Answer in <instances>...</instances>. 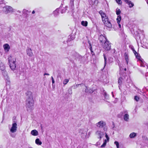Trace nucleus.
I'll use <instances>...</instances> for the list:
<instances>
[{
  "label": "nucleus",
  "mask_w": 148,
  "mask_h": 148,
  "mask_svg": "<svg viewBox=\"0 0 148 148\" xmlns=\"http://www.w3.org/2000/svg\"><path fill=\"white\" fill-rule=\"evenodd\" d=\"M93 92V91L91 89H89V91L88 93H92Z\"/></svg>",
  "instance_id": "obj_39"
},
{
  "label": "nucleus",
  "mask_w": 148,
  "mask_h": 148,
  "mask_svg": "<svg viewBox=\"0 0 148 148\" xmlns=\"http://www.w3.org/2000/svg\"><path fill=\"white\" fill-rule=\"evenodd\" d=\"M69 79H65L63 81V84L64 85L66 84L69 82Z\"/></svg>",
  "instance_id": "obj_30"
},
{
  "label": "nucleus",
  "mask_w": 148,
  "mask_h": 148,
  "mask_svg": "<svg viewBox=\"0 0 148 148\" xmlns=\"http://www.w3.org/2000/svg\"><path fill=\"white\" fill-rule=\"evenodd\" d=\"M136 134L135 133L132 132L130 135V137L131 138H134L136 136Z\"/></svg>",
  "instance_id": "obj_21"
},
{
  "label": "nucleus",
  "mask_w": 148,
  "mask_h": 148,
  "mask_svg": "<svg viewBox=\"0 0 148 148\" xmlns=\"http://www.w3.org/2000/svg\"><path fill=\"white\" fill-rule=\"evenodd\" d=\"M123 79V78L122 77H120L118 79V83L119 84V85L121 84L122 83V81Z\"/></svg>",
  "instance_id": "obj_28"
},
{
  "label": "nucleus",
  "mask_w": 148,
  "mask_h": 148,
  "mask_svg": "<svg viewBox=\"0 0 148 148\" xmlns=\"http://www.w3.org/2000/svg\"><path fill=\"white\" fill-rule=\"evenodd\" d=\"M88 134H90V132H88Z\"/></svg>",
  "instance_id": "obj_50"
},
{
  "label": "nucleus",
  "mask_w": 148,
  "mask_h": 148,
  "mask_svg": "<svg viewBox=\"0 0 148 148\" xmlns=\"http://www.w3.org/2000/svg\"><path fill=\"white\" fill-rule=\"evenodd\" d=\"M124 1L126 3L128 4L130 8H132L134 6V4L131 1L128 0H124Z\"/></svg>",
  "instance_id": "obj_14"
},
{
  "label": "nucleus",
  "mask_w": 148,
  "mask_h": 148,
  "mask_svg": "<svg viewBox=\"0 0 148 148\" xmlns=\"http://www.w3.org/2000/svg\"><path fill=\"white\" fill-rule=\"evenodd\" d=\"M44 75H49V74L47 73H45L44 74Z\"/></svg>",
  "instance_id": "obj_41"
},
{
  "label": "nucleus",
  "mask_w": 148,
  "mask_h": 148,
  "mask_svg": "<svg viewBox=\"0 0 148 148\" xmlns=\"http://www.w3.org/2000/svg\"><path fill=\"white\" fill-rule=\"evenodd\" d=\"M102 21L105 25L109 28H112V26L110 22L109 21L108 17L102 19Z\"/></svg>",
  "instance_id": "obj_6"
},
{
  "label": "nucleus",
  "mask_w": 148,
  "mask_h": 148,
  "mask_svg": "<svg viewBox=\"0 0 148 148\" xmlns=\"http://www.w3.org/2000/svg\"><path fill=\"white\" fill-rule=\"evenodd\" d=\"M96 126L99 128H103L104 131L107 130V128L105 127L106 126V123L105 122L103 121H101L96 123Z\"/></svg>",
  "instance_id": "obj_7"
},
{
  "label": "nucleus",
  "mask_w": 148,
  "mask_h": 148,
  "mask_svg": "<svg viewBox=\"0 0 148 148\" xmlns=\"http://www.w3.org/2000/svg\"><path fill=\"white\" fill-rule=\"evenodd\" d=\"M116 12L117 15H119L121 14V12L119 9L117 8L116 10Z\"/></svg>",
  "instance_id": "obj_25"
},
{
  "label": "nucleus",
  "mask_w": 148,
  "mask_h": 148,
  "mask_svg": "<svg viewBox=\"0 0 148 148\" xmlns=\"http://www.w3.org/2000/svg\"><path fill=\"white\" fill-rule=\"evenodd\" d=\"M114 144L116 145L117 148H119V144L118 142L115 141L114 143Z\"/></svg>",
  "instance_id": "obj_31"
},
{
  "label": "nucleus",
  "mask_w": 148,
  "mask_h": 148,
  "mask_svg": "<svg viewBox=\"0 0 148 148\" xmlns=\"http://www.w3.org/2000/svg\"><path fill=\"white\" fill-rule=\"evenodd\" d=\"M99 13L101 16L102 19L106 17H108L106 16V14L102 11H100Z\"/></svg>",
  "instance_id": "obj_15"
},
{
  "label": "nucleus",
  "mask_w": 148,
  "mask_h": 148,
  "mask_svg": "<svg viewBox=\"0 0 148 148\" xmlns=\"http://www.w3.org/2000/svg\"><path fill=\"white\" fill-rule=\"evenodd\" d=\"M104 133L101 130H98L95 132V135L96 137L100 140L104 136Z\"/></svg>",
  "instance_id": "obj_4"
},
{
  "label": "nucleus",
  "mask_w": 148,
  "mask_h": 148,
  "mask_svg": "<svg viewBox=\"0 0 148 148\" xmlns=\"http://www.w3.org/2000/svg\"><path fill=\"white\" fill-rule=\"evenodd\" d=\"M131 49H132V50L133 51H134V47H133V46H132V47Z\"/></svg>",
  "instance_id": "obj_42"
},
{
  "label": "nucleus",
  "mask_w": 148,
  "mask_h": 148,
  "mask_svg": "<svg viewBox=\"0 0 148 148\" xmlns=\"http://www.w3.org/2000/svg\"><path fill=\"white\" fill-rule=\"evenodd\" d=\"M55 82V81H54V79H53L52 80V84H54Z\"/></svg>",
  "instance_id": "obj_45"
},
{
  "label": "nucleus",
  "mask_w": 148,
  "mask_h": 148,
  "mask_svg": "<svg viewBox=\"0 0 148 148\" xmlns=\"http://www.w3.org/2000/svg\"><path fill=\"white\" fill-rule=\"evenodd\" d=\"M129 115L127 114H125L124 116V119L125 121H127L129 119Z\"/></svg>",
  "instance_id": "obj_20"
},
{
  "label": "nucleus",
  "mask_w": 148,
  "mask_h": 148,
  "mask_svg": "<svg viewBox=\"0 0 148 148\" xmlns=\"http://www.w3.org/2000/svg\"><path fill=\"white\" fill-rule=\"evenodd\" d=\"M55 16L58 15L59 14V10L57 9L53 12Z\"/></svg>",
  "instance_id": "obj_23"
},
{
  "label": "nucleus",
  "mask_w": 148,
  "mask_h": 148,
  "mask_svg": "<svg viewBox=\"0 0 148 148\" xmlns=\"http://www.w3.org/2000/svg\"><path fill=\"white\" fill-rule=\"evenodd\" d=\"M139 61L140 63V66H141L145 67V65H146L148 69V65H146V63L145 62L143 59L141 58V59L139 60Z\"/></svg>",
  "instance_id": "obj_13"
},
{
  "label": "nucleus",
  "mask_w": 148,
  "mask_h": 148,
  "mask_svg": "<svg viewBox=\"0 0 148 148\" xmlns=\"http://www.w3.org/2000/svg\"><path fill=\"white\" fill-rule=\"evenodd\" d=\"M125 59L126 60V61L127 64L128 62V57L127 55L125 53Z\"/></svg>",
  "instance_id": "obj_26"
},
{
  "label": "nucleus",
  "mask_w": 148,
  "mask_h": 148,
  "mask_svg": "<svg viewBox=\"0 0 148 148\" xmlns=\"http://www.w3.org/2000/svg\"><path fill=\"white\" fill-rule=\"evenodd\" d=\"M5 69V67L3 64L0 61V69L1 70H3Z\"/></svg>",
  "instance_id": "obj_17"
},
{
  "label": "nucleus",
  "mask_w": 148,
  "mask_h": 148,
  "mask_svg": "<svg viewBox=\"0 0 148 148\" xmlns=\"http://www.w3.org/2000/svg\"><path fill=\"white\" fill-rule=\"evenodd\" d=\"M16 123V121L13 120L12 126L10 129V135L11 137L13 138H15L16 136V135L14 133L16 132L17 131V127Z\"/></svg>",
  "instance_id": "obj_2"
},
{
  "label": "nucleus",
  "mask_w": 148,
  "mask_h": 148,
  "mask_svg": "<svg viewBox=\"0 0 148 148\" xmlns=\"http://www.w3.org/2000/svg\"><path fill=\"white\" fill-rule=\"evenodd\" d=\"M31 133L34 136H36L38 135V132L36 130H33L32 131Z\"/></svg>",
  "instance_id": "obj_16"
},
{
  "label": "nucleus",
  "mask_w": 148,
  "mask_h": 148,
  "mask_svg": "<svg viewBox=\"0 0 148 148\" xmlns=\"http://www.w3.org/2000/svg\"><path fill=\"white\" fill-rule=\"evenodd\" d=\"M27 55L29 57H32L33 55V53L31 48L27 47L26 50Z\"/></svg>",
  "instance_id": "obj_11"
},
{
  "label": "nucleus",
  "mask_w": 148,
  "mask_h": 148,
  "mask_svg": "<svg viewBox=\"0 0 148 148\" xmlns=\"http://www.w3.org/2000/svg\"><path fill=\"white\" fill-rule=\"evenodd\" d=\"M119 24V28L121 27V25L120 24V23H118Z\"/></svg>",
  "instance_id": "obj_44"
},
{
  "label": "nucleus",
  "mask_w": 148,
  "mask_h": 148,
  "mask_svg": "<svg viewBox=\"0 0 148 148\" xmlns=\"http://www.w3.org/2000/svg\"><path fill=\"white\" fill-rule=\"evenodd\" d=\"M135 56H136V57L139 60H140L141 59V58H140V56H139L138 55H137V54H136V53L135 54Z\"/></svg>",
  "instance_id": "obj_35"
},
{
  "label": "nucleus",
  "mask_w": 148,
  "mask_h": 148,
  "mask_svg": "<svg viewBox=\"0 0 148 148\" xmlns=\"http://www.w3.org/2000/svg\"><path fill=\"white\" fill-rule=\"evenodd\" d=\"M81 84H76L74 85L73 87H74V88H76L78 87L79 85H81Z\"/></svg>",
  "instance_id": "obj_34"
},
{
  "label": "nucleus",
  "mask_w": 148,
  "mask_h": 148,
  "mask_svg": "<svg viewBox=\"0 0 148 148\" xmlns=\"http://www.w3.org/2000/svg\"><path fill=\"white\" fill-rule=\"evenodd\" d=\"M103 56L104 59V67H105L107 63V58L104 54H103Z\"/></svg>",
  "instance_id": "obj_29"
},
{
  "label": "nucleus",
  "mask_w": 148,
  "mask_h": 148,
  "mask_svg": "<svg viewBox=\"0 0 148 148\" xmlns=\"http://www.w3.org/2000/svg\"><path fill=\"white\" fill-rule=\"evenodd\" d=\"M6 83L7 84H10V81L9 80H7V81L6 82Z\"/></svg>",
  "instance_id": "obj_38"
},
{
  "label": "nucleus",
  "mask_w": 148,
  "mask_h": 148,
  "mask_svg": "<svg viewBox=\"0 0 148 148\" xmlns=\"http://www.w3.org/2000/svg\"><path fill=\"white\" fill-rule=\"evenodd\" d=\"M121 16L118 15L117 16V18H116V21L118 23H120V22L121 20Z\"/></svg>",
  "instance_id": "obj_24"
},
{
  "label": "nucleus",
  "mask_w": 148,
  "mask_h": 148,
  "mask_svg": "<svg viewBox=\"0 0 148 148\" xmlns=\"http://www.w3.org/2000/svg\"><path fill=\"white\" fill-rule=\"evenodd\" d=\"M105 134V136L107 139H106L107 140V142L109 140V138L108 136L107 135V134L106 133H104V134Z\"/></svg>",
  "instance_id": "obj_32"
},
{
  "label": "nucleus",
  "mask_w": 148,
  "mask_h": 148,
  "mask_svg": "<svg viewBox=\"0 0 148 148\" xmlns=\"http://www.w3.org/2000/svg\"><path fill=\"white\" fill-rule=\"evenodd\" d=\"M104 96L105 97H106V95H107L106 92H104Z\"/></svg>",
  "instance_id": "obj_43"
},
{
  "label": "nucleus",
  "mask_w": 148,
  "mask_h": 148,
  "mask_svg": "<svg viewBox=\"0 0 148 148\" xmlns=\"http://www.w3.org/2000/svg\"><path fill=\"white\" fill-rule=\"evenodd\" d=\"M107 140H106L105 139L104 140L103 143V144L101 145V147H105V146L106 145V143H107Z\"/></svg>",
  "instance_id": "obj_27"
},
{
  "label": "nucleus",
  "mask_w": 148,
  "mask_h": 148,
  "mask_svg": "<svg viewBox=\"0 0 148 148\" xmlns=\"http://www.w3.org/2000/svg\"><path fill=\"white\" fill-rule=\"evenodd\" d=\"M99 40L100 42L102 43V44L108 40L106 39V37L102 35H100L99 38Z\"/></svg>",
  "instance_id": "obj_10"
},
{
  "label": "nucleus",
  "mask_w": 148,
  "mask_h": 148,
  "mask_svg": "<svg viewBox=\"0 0 148 148\" xmlns=\"http://www.w3.org/2000/svg\"><path fill=\"white\" fill-rule=\"evenodd\" d=\"M2 73L3 75L4 76V77H8L7 76V72L5 70V69L3 70H2Z\"/></svg>",
  "instance_id": "obj_22"
},
{
  "label": "nucleus",
  "mask_w": 148,
  "mask_h": 148,
  "mask_svg": "<svg viewBox=\"0 0 148 148\" xmlns=\"http://www.w3.org/2000/svg\"><path fill=\"white\" fill-rule=\"evenodd\" d=\"M116 2L119 4H121V0H116Z\"/></svg>",
  "instance_id": "obj_36"
},
{
  "label": "nucleus",
  "mask_w": 148,
  "mask_h": 148,
  "mask_svg": "<svg viewBox=\"0 0 148 148\" xmlns=\"http://www.w3.org/2000/svg\"><path fill=\"white\" fill-rule=\"evenodd\" d=\"M36 143L38 145H41L42 144V142L40 140L39 138H37L35 140Z\"/></svg>",
  "instance_id": "obj_18"
},
{
  "label": "nucleus",
  "mask_w": 148,
  "mask_h": 148,
  "mask_svg": "<svg viewBox=\"0 0 148 148\" xmlns=\"http://www.w3.org/2000/svg\"><path fill=\"white\" fill-rule=\"evenodd\" d=\"M3 9L6 14L12 12L14 11V10L12 7L8 6H6L4 7Z\"/></svg>",
  "instance_id": "obj_8"
},
{
  "label": "nucleus",
  "mask_w": 148,
  "mask_h": 148,
  "mask_svg": "<svg viewBox=\"0 0 148 148\" xmlns=\"http://www.w3.org/2000/svg\"><path fill=\"white\" fill-rule=\"evenodd\" d=\"M134 99L136 101H138L139 99V98L138 96H136L134 97Z\"/></svg>",
  "instance_id": "obj_33"
},
{
  "label": "nucleus",
  "mask_w": 148,
  "mask_h": 148,
  "mask_svg": "<svg viewBox=\"0 0 148 148\" xmlns=\"http://www.w3.org/2000/svg\"><path fill=\"white\" fill-rule=\"evenodd\" d=\"M124 70H125V71H126V68H125V69H124Z\"/></svg>",
  "instance_id": "obj_48"
},
{
  "label": "nucleus",
  "mask_w": 148,
  "mask_h": 148,
  "mask_svg": "<svg viewBox=\"0 0 148 148\" xmlns=\"http://www.w3.org/2000/svg\"><path fill=\"white\" fill-rule=\"evenodd\" d=\"M89 91V89H88L87 87H86V88L85 90V92L86 93H88Z\"/></svg>",
  "instance_id": "obj_37"
},
{
  "label": "nucleus",
  "mask_w": 148,
  "mask_h": 148,
  "mask_svg": "<svg viewBox=\"0 0 148 148\" xmlns=\"http://www.w3.org/2000/svg\"><path fill=\"white\" fill-rule=\"evenodd\" d=\"M9 65L10 69L12 70H14L16 68V58H14L12 55H10L8 58Z\"/></svg>",
  "instance_id": "obj_3"
},
{
  "label": "nucleus",
  "mask_w": 148,
  "mask_h": 148,
  "mask_svg": "<svg viewBox=\"0 0 148 148\" xmlns=\"http://www.w3.org/2000/svg\"><path fill=\"white\" fill-rule=\"evenodd\" d=\"M102 47L103 49L106 51L110 50L111 48L110 43L108 40L102 44Z\"/></svg>",
  "instance_id": "obj_5"
},
{
  "label": "nucleus",
  "mask_w": 148,
  "mask_h": 148,
  "mask_svg": "<svg viewBox=\"0 0 148 148\" xmlns=\"http://www.w3.org/2000/svg\"><path fill=\"white\" fill-rule=\"evenodd\" d=\"M35 13V11H34V10H33V11H32V14H34Z\"/></svg>",
  "instance_id": "obj_46"
},
{
  "label": "nucleus",
  "mask_w": 148,
  "mask_h": 148,
  "mask_svg": "<svg viewBox=\"0 0 148 148\" xmlns=\"http://www.w3.org/2000/svg\"><path fill=\"white\" fill-rule=\"evenodd\" d=\"M3 47L5 52L9 51L10 47L9 45L8 44H5L3 45Z\"/></svg>",
  "instance_id": "obj_12"
},
{
  "label": "nucleus",
  "mask_w": 148,
  "mask_h": 148,
  "mask_svg": "<svg viewBox=\"0 0 148 148\" xmlns=\"http://www.w3.org/2000/svg\"><path fill=\"white\" fill-rule=\"evenodd\" d=\"M81 24L85 27H86L88 25V22L86 21H82L81 22Z\"/></svg>",
  "instance_id": "obj_19"
},
{
  "label": "nucleus",
  "mask_w": 148,
  "mask_h": 148,
  "mask_svg": "<svg viewBox=\"0 0 148 148\" xmlns=\"http://www.w3.org/2000/svg\"><path fill=\"white\" fill-rule=\"evenodd\" d=\"M127 112V111H125L124 112L126 113Z\"/></svg>",
  "instance_id": "obj_49"
},
{
  "label": "nucleus",
  "mask_w": 148,
  "mask_h": 148,
  "mask_svg": "<svg viewBox=\"0 0 148 148\" xmlns=\"http://www.w3.org/2000/svg\"><path fill=\"white\" fill-rule=\"evenodd\" d=\"M134 53V54L136 53V54H137V55H138V53L136 52L134 50V51H133Z\"/></svg>",
  "instance_id": "obj_40"
},
{
  "label": "nucleus",
  "mask_w": 148,
  "mask_h": 148,
  "mask_svg": "<svg viewBox=\"0 0 148 148\" xmlns=\"http://www.w3.org/2000/svg\"><path fill=\"white\" fill-rule=\"evenodd\" d=\"M51 77V79H52V80L53 79H54L52 76Z\"/></svg>",
  "instance_id": "obj_47"
},
{
  "label": "nucleus",
  "mask_w": 148,
  "mask_h": 148,
  "mask_svg": "<svg viewBox=\"0 0 148 148\" xmlns=\"http://www.w3.org/2000/svg\"><path fill=\"white\" fill-rule=\"evenodd\" d=\"M27 96V106L28 110H33L34 107V100L32 92L31 91H27L26 93Z\"/></svg>",
  "instance_id": "obj_1"
},
{
  "label": "nucleus",
  "mask_w": 148,
  "mask_h": 148,
  "mask_svg": "<svg viewBox=\"0 0 148 148\" xmlns=\"http://www.w3.org/2000/svg\"><path fill=\"white\" fill-rule=\"evenodd\" d=\"M87 130L85 129H81L79 130V132L81 134V137L83 138H86L87 137Z\"/></svg>",
  "instance_id": "obj_9"
}]
</instances>
